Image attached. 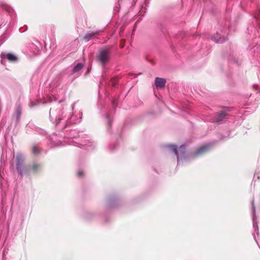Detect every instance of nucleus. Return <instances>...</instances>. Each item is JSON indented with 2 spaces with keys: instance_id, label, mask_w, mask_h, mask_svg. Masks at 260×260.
Masks as SVG:
<instances>
[{
  "instance_id": "obj_1",
  "label": "nucleus",
  "mask_w": 260,
  "mask_h": 260,
  "mask_svg": "<svg viewBox=\"0 0 260 260\" xmlns=\"http://www.w3.org/2000/svg\"><path fill=\"white\" fill-rule=\"evenodd\" d=\"M16 169L20 175H29L31 173H37L40 171L41 166L39 164L34 162L27 167H23L22 160L20 157H17Z\"/></svg>"
},
{
  "instance_id": "obj_9",
  "label": "nucleus",
  "mask_w": 260,
  "mask_h": 260,
  "mask_svg": "<svg viewBox=\"0 0 260 260\" xmlns=\"http://www.w3.org/2000/svg\"><path fill=\"white\" fill-rule=\"evenodd\" d=\"M171 149L172 151L177 156V159H179L178 152L177 149V147L175 145H171Z\"/></svg>"
},
{
  "instance_id": "obj_5",
  "label": "nucleus",
  "mask_w": 260,
  "mask_h": 260,
  "mask_svg": "<svg viewBox=\"0 0 260 260\" xmlns=\"http://www.w3.org/2000/svg\"><path fill=\"white\" fill-rule=\"evenodd\" d=\"M6 58L11 62H16L17 61V57L14 54L9 53L6 55Z\"/></svg>"
},
{
  "instance_id": "obj_2",
  "label": "nucleus",
  "mask_w": 260,
  "mask_h": 260,
  "mask_svg": "<svg viewBox=\"0 0 260 260\" xmlns=\"http://www.w3.org/2000/svg\"><path fill=\"white\" fill-rule=\"evenodd\" d=\"M110 49L108 47L104 48L99 51V54L96 56V60L103 66L107 63L110 58Z\"/></svg>"
},
{
  "instance_id": "obj_13",
  "label": "nucleus",
  "mask_w": 260,
  "mask_h": 260,
  "mask_svg": "<svg viewBox=\"0 0 260 260\" xmlns=\"http://www.w3.org/2000/svg\"><path fill=\"white\" fill-rule=\"evenodd\" d=\"M78 175L79 177H82L83 175V172L81 171H79L78 173Z\"/></svg>"
},
{
  "instance_id": "obj_12",
  "label": "nucleus",
  "mask_w": 260,
  "mask_h": 260,
  "mask_svg": "<svg viewBox=\"0 0 260 260\" xmlns=\"http://www.w3.org/2000/svg\"><path fill=\"white\" fill-rule=\"evenodd\" d=\"M180 149H181L182 153L184 154L185 153V147L183 145H181L180 147Z\"/></svg>"
},
{
  "instance_id": "obj_11",
  "label": "nucleus",
  "mask_w": 260,
  "mask_h": 260,
  "mask_svg": "<svg viewBox=\"0 0 260 260\" xmlns=\"http://www.w3.org/2000/svg\"><path fill=\"white\" fill-rule=\"evenodd\" d=\"M16 113H17V119L19 118V116H20V114H21V112H20V110L19 109H18L17 110H16Z\"/></svg>"
},
{
  "instance_id": "obj_8",
  "label": "nucleus",
  "mask_w": 260,
  "mask_h": 260,
  "mask_svg": "<svg viewBox=\"0 0 260 260\" xmlns=\"http://www.w3.org/2000/svg\"><path fill=\"white\" fill-rule=\"evenodd\" d=\"M82 68H83L82 64L79 63L74 68L73 72H77L79 71V70H80Z\"/></svg>"
},
{
  "instance_id": "obj_7",
  "label": "nucleus",
  "mask_w": 260,
  "mask_h": 260,
  "mask_svg": "<svg viewBox=\"0 0 260 260\" xmlns=\"http://www.w3.org/2000/svg\"><path fill=\"white\" fill-rule=\"evenodd\" d=\"M99 32L97 31L95 32H92L90 34L87 35L84 37L83 40L88 41L91 37H93V36H94L95 35L99 34Z\"/></svg>"
},
{
  "instance_id": "obj_10",
  "label": "nucleus",
  "mask_w": 260,
  "mask_h": 260,
  "mask_svg": "<svg viewBox=\"0 0 260 260\" xmlns=\"http://www.w3.org/2000/svg\"><path fill=\"white\" fill-rule=\"evenodd\" d=\"M32 151H33V153L35 154H37L38 153H39V150H38V148L36 146H34L33 147Z\"/></svg>"
},
{
  "instance_id": "obj_14",
  "label": "nucleus",
  "mask_w": 260,
  "mask_h": 260,
  "mask_svg": "<svg viewBox=\"0 0 260 260\" xmlns=\"http://www.w3.org/2000/svg\"><path fill=\"white\" fill-rule=\"evenodd\" d=\"M113 105H114V104H115V102H114V101H113Z\"/></svg>"
},
{
  "instance_id": "obj_4",
  "label": "nucleus",
  "mask_w": 260,
  "mask_h": 260,
  "mask_svg": "<svg viewBox=\"0 0 260 260\" xmlns=\"http://www.w3.org/2000/svg\"><path fill=\"white\" fill-rule=\"evenodd\" d=\"M209 150V146L208 145H204L199 148L196 152L194 153V156L195 157L198 156L200 155H201Z\"/></svg>"
},
{
  "instance_id": "obj_3",
  "label": "nucleus",
  "mask_w": 260,
  "mask_h": 260,
  "mask_svg": "<svg viewBox=\"0 0 260 260\" xmlns=\"http://www.w3.org/2000/svg\"><path fill=\"white\" fill-rule=\"evenodd\" d=\"M166 83V80L164 78L156 77L155 79V84L157 88H162L165 87Z\"/></svg>"
},
{
  "instance_id": "obj_6",
  "label": "nucleus",
  "mask_w": 260,
  "mask_h": 260,
  "mask_svg": "<svg viewBox=\"0 0 260 260\" xmlns=\"http://www.w3.org/2000/svg\"><path fill=\"white\" fill-rule=\"evenodd\" d=\"M226 116V114L224 112H222L220 113L216 117L215 119V121L216 122H219L221 121L224 118H225Z\"/></svg>"
}]
</instances>
